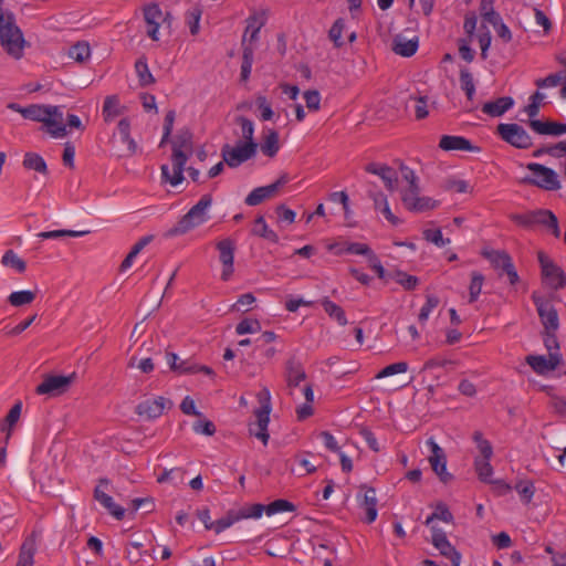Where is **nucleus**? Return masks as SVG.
Segmentation results:
<instances>
[{
	"mask_svg": "<svg viewBox=\"0 0 566 566\" xmlns=\"http://www.w3.org/2000/svg\"><path fill=\"white\" fill-rule=\"evenodd\" d=\"M513 489L516 490L521 501L524 504L531 503L533 495L535 493V486L531 480H521L517 483H515L514 486H512L504 480L497 479V496H504L511 493Z\"/></svg>",
	"mask_w": 566,
	"mask_h": 566,
	"instance_id": "19",
	"label": "nucleus"
},
{
	"mask_svg": "<svg viewBox=\"0 0 566 566\" xmlns=\"http://www.w3.org/2000/svg\"><path fill=\"white\" fill-rule=\"evenodd\" d=\"M497 276H506L511 291L517 292L518 285L522 283L521 277L515 269L512 258L506 251H497Z\"/></svg>",
	"mask_w": 566,
	"mask_h": 566,
	"instance_id": "17",
	"label": "nucleus"
},
{
	"mask_svg": "<svg viewBox=\"0 0 566 566\" xmlns=\"http://www.w3.org/2000/svg\"><path fill=\"white\" fill-rule=\"evenodd\" d=\"M174 174L169 172L167 165L161 166V178L164 181L169 182L171 186H177L182 182L185 166L188 161V155L182 149H172L171 155Z\"/></svg>",
	"mask_w": 566,
	"mask_h": 566,
	"instance_id": "14",
	"label": "nucleus"
},
{
	"mask_svg": "<svg viewBox=\"0 0 566 566\" xmlns=\"http://www.w3.org/2000/svg\"><path fill=\"white\" fill-rule=\"evenodd\" d=\"M251 232L253 235L263 238L273 243H277L279 241V235L269 228L263 216L256 217Z\"/></svg>",
	"mask_w": 566,
	"mask_h": 566,
	"instance_id": "35",
	"label": "nucleus"
},
{
	"mask_svg": "<svg viewBox=\"0 0 566 566\" xmlns=\"http://www.w3.org/2000/svg\"><path fill=\"white\" fill-rule=\"evenodd\" d=\"M531 297L536 306L543 331L557 332L559 328V317L557 310L553 305L554 295L546 297L539 295L537 292H533Z\"/></svg>",
	"mask_w": 566,
	"mask_h": 566,
	"instance_id": "8",
	"label": "nucleus"
},
{
	"mask_svg": "<svg viewBox=\"0 0 566 566\" xmlns=\"http://www.w3.org/2000/svg\"><path fill=\"white\" fill-rule=\"evenodd\" d=\"M108 483L109 481L107 479H99L98 484L94 489L93 497L99 502L111 515H113L116 520L122 521L125 516V509L116 504L113 497L102 490V486H107Z\"/></svg>",
	"mask_w": 566,
	"mask_h": 566,
	"instance_id": "20",
	"label": "nucleus"
},
{
	"mask_svg": "<svg viewBox=\"0 0 566 566\" xmlns=\"http://www.w3.org/2000/svg\"><path fill=\"white\" fill-rule=\"evenodd\" d=\"M285 376L290 388L297 387L306 378L302 364L295 357H291L286 361Z\"/></svg>",
	"mask_w": 566,
	"mask_h": 566,
	"instance_id": "26",
	"label": "nucleus"
},
{
	"mask_svg": "<svg viewBox=\"0 0 566 566\" xmlns=\"http://www.w3.org/2000/svg\"><path fill=\"white\" fill-rule=\"evenodd\" d=\"M212 205V196L203 195L189 211L181 217L177 224L170 229L169 234H185L191 229L201 226L208 220V208Z\"/></svg>",
	"mask_w": 566,
	"mask_h": 566,
	"instance_id": "3",
	"label": "nucleus"
},
{
	"mask_svg": "<svg viewBox=\"0 0 566 566\" xmlns=\"http://www.w3.org/2000/svg\"><path fill=\"white\" fill-rule=\"evenodd\" d=\"M419 40L417 36H415L413 39H406L402 35L397 34L392 39L391 49L396 54L400 56L410 57L417 52Z\"/></svg>",
	"mask_w": 566,
	"mask_h": 566,
	"instance_id": "25",
	"label": "nucleus"
},
{
	"mask_svg": "<svg viewBox=\"0 0 566 566\" xmlns=\"http://www.w3.org/2000/svg\"><path fill=\"white\" fill-rule=\"evenodd\" d=\"M35 296H36L35 293L32 291H18V292H12L8 296V302L12 306L19 307V306H23V305L32 303L34 301Z\"/></svg>",
	"mask_w": 566,
	"mask_h": 566,
	"instance_id": "45",
	"label": "nucleus"
},
{
	"mask_svg": "<svg viewBox=\"0 0 566 566\" xmlns=\"http://www.w3.org/2000/svg\"><path fill=\"white\" fill-rule=\"evenodd\" d=\"M22 165L28 170H34L42 175L49 174L45 160L36 153H27L23 157Z\"/></svg>",
	"mask_w": 566,
	"mask_h": 566,
	"instance_id": "34",
	"label": "nucleus"
},
{
	"mask_svg": "<svg viewBox=\"0 0 566 566\" xmlns=\"http://www.w3.org/2000/svg\"><path fill=\"white\" fill-rule=\"evenodd\" d=\"M460 85L461 88L465 92L467 97L469 99H472V96L475 92V87L472 74L467 69H462L460 71Z\"/></svg>",
	"mask_w": 566,
	"mask_h": 566,
	"instance_id": "57",
	"label": "nucleus"
},
{
	"mask_svg": "<svg viewBox=\"0 0 566 566\" xmlns=\"http://www.w3.org/2000/svg\"><path fill=\"white\" fill-rule=\"evenodd\" d=\"M511 219L515 223L530 229L542 226L551 231L555 238L560 237L557 217L551 210L537 209L523 214H512Z\"/></svg>",
	"mask_w": 566,
	"mask_h": 566,
	"instance_id": "5",
	"label": "nucleus"
},
{
	"mask_svg": "<svg viewBox=\"0 0 566 566\" xmlns=\"http://www.w3.org/2000/svg\"><path fill=\"white\" fill-rule=\"evenodd\" d=\"M88 231H75V230H52V231H43L36 234V237L41 240L48 239H59L63 237L77 238L87 234Z\"/></svg>",
	"mask_w": 566,
	"mask_h": 566,
	"instance_id": "47",
	"label": "nucleus"
},
{
	"mask_svg": "<svg viewBox=\"0 0 566 566\" xmlns=\"http://www.w3.org/2000/svg\"><path fill=\"white\" fill-rule=\"evenodd\" d=\"M75 378V373H72L69 376L44 375L42 382L36 386L35 392L38 395H48L50 397L62 395L67 391Z\"/></svg>",
	"mask_w": 566,
	"mask_h": 566,
	"instance_id": "11",
	"label": "nucleus"
},
{
	"mask_svg": "<svg viewBox=\"0 0 566 566\" xmlns=\"http://www.w3.org/2000/svg\"><path fill=\"white\" fill-rule=\"evenodd\" d=\"M296 506L284 499H279L266 505V514L269 516L281 513V512H294Z\"/></svg>",
	"mask_w": 566,
	"mask_h": 566,
	"instance_id": "50",
	"label": "nucleus"
},
{
	"mask_svg": "<svg viewBox=\"0 0 566 566\" xmlns=\"http://www.w3.org/2000/svg\"><path fill=\"white\" fill-rule=\"evenodd\" d=\"M117 133L122 144L126 145L124 157L133 156L137 150L136 142L130 137V123L128 118H122L117 124Z\"/></svg>",
	"mask_w": 566,
	"mask_h": 566,
	"instance_id": "27",
	"label": "nucleus"
},
{
	"mask_svg": "<svg viewBox=\"0 0 566 566\" xmlns=\"http://www.w3.org/2000/svg\"><path fill=\"white\" fill-rule=\"evenodd\" d=\"M171 407V400L159 396L157 398L146 399L139 402L135 408V412L140 417L153 420L160 417L166 408L170 409Z\"/></svg>",
	"mask_w": 566,
	"mask_h": 566,
	"instance_id": "16",
	"label": "nucleus"
},
{
	"mask_svg": "<svg viewBox=\"0 0 566 566\" xmlns=\"http://www.w3.org/2000/svg\"><path fill=\"white\" fill-rule=\"evenodd\" d=\"M192 147V134L190 130L179 132L172 140V149L190 150Z\"/></svg>",
	"mask_w": 566,
	"mask_h": 566,
	"instance_id": "53",
	"label": "nucleus"
},
{
	"mask_svg": "<svg viewBox=\"0 0 566 566\" xmlns=\"http://www.w3.org/2000/svg\"><path fill=\"white\" fill-rule=\"evenodd\" d=\"M192 430L197 434H205L210 437L216 433V426L212 421L200 417L197 421L193 422Z\"/></svg>",
	"mask_w": 566,
	"mask_h": 566,
	"instance_id": "58",
	"label": "nucleus"
},
{
	"mask_svg": "<svg viewBox=\"0 0 566 566\" xmlns=\"http://www.w3.org/2000/svg\"><path fill=\"white\" fill-rule=\"evenodd\" d=\"M399 168L402 178L409 184V188L407 190H403L402 192H420L418 177L416 176L415 171L408 166H406L403 163H400Z\"/></svg>",
	"mask_w": 566,
	"mask_h": 566,
	"instance_id": "49",
	"label": "nucleus"
},
{
	"mask_svg": "<svg viewBox=\"0 0 566 566\" xmlns=\"http://www.w3.org/2000/svg\"><path fill=\"white\" fill-rule=\"evenodd\" d=\"M35 538L32 534L30 537H28L23 544L20 547L19 556H18V564L24 565V566H32L34 563V554H35Z\"/></svg>",
	"mask_w": 566,
	"mask_h": 566,
	"instance_id": "31",
	"label": "nucleus"
},
{
	"mask_svg": "<svg viewBox=\"0 0 566 566\" xmlns=\"http://www.w3.org/2000/svg\"><path fill=\"white\" fill-rule=\"evenodd\" d=\"M260 407L254 410L256 421L249 426V432L251 436L260 439L264 446L268 444L270 436L268 432V426L270 422V413L272 410L270 391L264 388L258 395Z\"/></svg>",
	"mask_w": 566,
	"mask_h": 566,
	"instance_id": "6",
	"label": "nucleus"
},
{
	"mask_svg": "<svg viewBox=\"0 0 566 566\" xmlns=\"http://www.w3.org/2000/svg\"><path fill=\"white\" fill-rule=\"evenodd\" d=\"M497 134L507 144L515 148L527 149L532 147L533 142L528 133L518 124H499Z\"/></svg>",
	"mask_w": 566,
	"mask_h": 566,
	"instance_id": "12",
	"label": "nucleus"
},
{
	"mask_svg": "<svg viewBox=\"0 0 566 566\" xmlns=\"http://www.w3.org/2000/svg\"><path fill=\"white\" fill-rule=\"evenodd\" d=\"M365 171L379 176L390 192L397 189L398 175L392 167L385 164L369 163L365 166Z\"/></svg>",
	"mask_w": 566,
	"mask_h": 566,
	"instance_id": "21",
	"label": "nucleus"
},
{
	"mask_svg": "<svg viewBox=\"0 0 566 566\" xmlns=\"http://www.w3.org/2000/svg\"><path fill=\"white\" fill-rule=\"evenodd\" d=\"M239 521L243 518H259L262 514L266 513V505L261 503H255L249 506H243L239 510H235Z\"/></svg>",
	"mask_w": 566,
	"mask_h": 566,
	"instance_id": "40",
	"label": "nucleus"
},
{
	"mask_svg": "<svg viewBox=\"0 0 566 566\" xmlns=\"http://www.w3.org/2000/svg\"><path fill=\"white\" fill-rule=\"evenodd\" d=\"M427 443L431 448V455L429 457V462L431 464L432 471L439 476L440 481L443 483H448L453 479V475L447 472V458L444 451L439 444L430 438Z\"/></svg>",
	"mask_w": 566,
	"mask_h": 566,
	"instance_id": "15",
	"label": "nucleus"
},
{
	"mask_svg": "<svg viewBox=\"0 0 566 566\" xmlns=\"http://www.w3.org/2000/svg\"><path fill=\"white\" fill-rule=\"evenodd\" d=\"M237 522H239V517L235 510H229L223 517L213 521V524H210V526H212L211 530H213L217 534H220Z\"/></svg>",
	"mask_w": 566,
	"mask_h": 566,
	"instance_id": "42",
	"label": "nucleus"
},
{
	"mask_svg": "<svg viewBox=\"0 0 566 566\" xmlns=\"http://www.w3.org/2000/svg\"><path fill=\"white\" fill-rule=\"evenodd\" d=\"M264 25V20L259 19L256 15H251L247 19V28L242 36V63L240 80L247 82L251 75L254 48L252 43L258 41L261 28Z\"/></svg>",
	"mask_w": 566,
	"mask_h": 566,
	"instance_id": "2",
	"label": "nucleus"
},
{
	"mask_svg": "<svg viewBox=\"0 0 566 566\" xmlns=\"http://www.w3.org/2000/svg\"><path fill=\"white\" fill-rule=\"evenodd\" d=\"M481 23H490L495 27V10L493 0H482L480 6Z\"/></svg>",
	"mask_w": 566,
	"mask_h": 566,
	"instance_id": "56",
	"label": "nucleus"
},
{
	"mask_svg": "<svg viewBox=\"0 0 566 566\" xmlns=\"http://www.w3.org/2000/svg\"><path fill=\"white\" fill-rule=\"evenodd\" d=\"M439 302L440 301H439L438 296H436V295H427L426 303L421 307L420 313L418 315V319H419L420 323H424L428 319L431 311L439 305Z\"/></svg>",
	"mask_w": 566,
	"mask_h": 566,
	"instance_id": "59",
	"label": "nucleus"
},
{
	"mask_svg": "<svg viewBox=\"0 0 566 566\" xmlns=\"http://www.w3.org/2000/svg\"><path fill=\"white\" fill-rule=\"evenodd\" d=\"M0 44L15 60L23 56V49L28 44L15 23L14 13L3 9V0H0Z\"/></svg>",
	"mask_w": 566,
	"mask_h": 566,
	"instance_id": "1",
	"label": "nucleus"
},
{
	"mask_svg": "<svg viewBox=\"0 0 566 566\" xmlns=\"http://www.w3.org/2000/svg\"><path fill=\"white\" fill-rule=\"evenodd\" d=\"M135 71L138 76V82L142 87L149 86L156 82L151 72L149 71L147 57L145 55L137 59L135 62Z\"/></svg>",
	"mask_w": 566,
	"mask_h": 566,
	"instance_id": "32",
	"label": "nucleus"
},
{
	"mask_svg": "<svg viewBox=\"0 0 566 566\" xmlns=\"http://www.w3.org/2000/svg\"><path fill=\"white\" fill-rule=\"evenodd\" d=\"M526 168L533 172V177H525L524 184L538 187L541 189L553 191L560 188V182L557 172L542 164L530 163Z\"/></svg>",
	"mask_w": 566,
	"mask_h": 566,
	"instance_id": "7",
	"label": "nucleus"
},
{
	"mask_svg": "<svg viewBox=\"0 0 566 566\" xmlns=\"http://www.w3.org/2000/svg\"><path fill=\"white\" fill-rule=\"evenodd\" d=\"M175 118H176L175 111L174 109L168 111L165 116V119H164V134H163L160 144H159L160 147L164 146L168 142V139L172 133Z\"/></svg>",
	"mask_w": 566,
	"mask_h": 566,
	"instance_id": "64",
	"label": "nucleus"
},
{
	"mask_svg": "<svg viewBox=\"0 0 566 566\" xmlns=\"http://www.w3.org/2000/svg\"><path fill=\"white\" fill-rule=\"evenodd\" d=\"M472 440L476 446V454L474 455V469L479 480L491 484L495 483V481L492 480L493 468L490 463V460L493 455V447L491 442L484 439L481 431H474L472 434Z\"/></svg>",
	"mask_w": 566,
	"mask_h": 566,
	"instance_id": "4",
	"label": "nucleus"
},
{
	"mask_svg": "<svg viewBox=\"0 0 566 566\" xmlns=\"http://www.w3.org/2000/svg\"><path fill=\"white\" fill-rule=\"evenodd\" d=\"M1 264L6 268L13 269L18 273H23L27 270V263L13 250H7L1 258Z\"/></svg>",
	"mask_w": 566,
	"mask_h": 566,
	"instance_id": "38",
	"label": "nucleus"
},
{
	"mask_svg": "<svg viewBox=\"0 0 566 566\" xmlns=\"http://www.w3.org/2000/svg\"><path fill=\"white\" fill-rule=\"evenodd\" d=\"M408 369V364L406 361H398L390 364L382 368L377 375L376 378H385L396 374L406 373Z\"/></svg>",
	"mask_w": 566,
	"mask_h": 566,
	"instance_id": "60",
	"label": "nucleus"
},
{
	"mask_svg": "<svg viewBox=\"0 0 566 566\" xmlns=\"http://www.w3.org/2000/svg\"><path fill=\"white\" fill-rule=\"evenodd\" d=\"M119 115V98L117 95L106 96L103 105V116L105 122L112 120Z\"/></svg>",
	"mask_w": 566,
	"mask_h": 566,
	"instance_id": "41",
	"label": "nucleus"
},
{
	"mask_svg": "<svg viewBox=\"0 0 566 566\" xmlns=\"http://www.w3.org/2000/svg\"><path fill=\"white\" fill-rule=\"evenodd\" d=\"M261 331V324L258 319L243 318L235 326V333L238 335L253 334Z\"/></svg>",
	"mask_w": 566,
	"mask_h": 566,
	"instance_id": "52",
	"label": "nucleus"
},
{
	"mask_svg": "<svg viewBox=\"0 0 566 566\" xmlns=\"http://www.w3.org/2000/svg\"><path fill=\"white\" fill-rule=\"evenodd\" d=\"M528 126L538 135L559 136L566 133V124L552 120L531 119Z\"/></svg>",
	"mask_w": 566,
	"mask_h": 566,
	"instance_id": "24",
	"label": "nucleus"
},
{
	"mask_svg": "<svg viewBox=\"0 0 566 566\" xmlns=\"http://www.w3.org/2000/svg\"><path fill=\"white\" fill-rule=\"evenodd\" d=\"M423 238L427 241L432 242L433 244H436L439 248H442V247H444V245L450 243V239L449 238L444 239L442 237V232H441L440 229H434V230L426 229L423 231Z\"/></svg>",
	"mask_w": 566,
	"mask_h": 566,
	"instance_id": "62",
	"label": "nucleus"
},
{
	"mask_svg": "<svg viewBox=\"0 0 566 566\" xmlns=\"http://www.w3.org/2000/svg\"><path fill=\"white\" fill-rule=\"evenodd\" d=\"M235 123L241 127V136L242 143H255L254 135V125L253 122L244 116H238L235 118Z\"/></svg>",
	"mask_w": 566,
	"mask_h": 566,
	"instance_id": "48",
	"label": "nucleus"
},
{
	"mask_svg": "<svg viewBox=\"0 0 566 566\" xmlns=\"http://www.w3.org/2000/svg\"><path fill=\"white\" fill-rule=\"evenodd\" d=\"M280 149L279 133L274 129H269L268 134L261 144V151L268 157H274Z\"/></svg>",
	"mask_w": 566,
	"mask_h": 566,
	"instance_id": "37",
	"label": "nucleus"
},
{
	"mask_svg": "<svg viewBox=\"0 0 566 566\" xmlns=\"http://www.w3.org/2000/svg\"><path fill=\"white\" fill-rule=\"evenodd\" d=\"M166 359L170 369L179 374H187L185 368L190 367L191 365L190 360L179 361V357L175 353H167Z\"/></svg>",
	"mask_w": 566,
	"mask_h": 566,
	"instance_id": "61",
	"label": "nucleus"
},
{
	"mask_svg": "<svg viewBox=\"0 0 566 566\" xmlns=\"http://www.w3.org/2000/svg\"><path fill=\"white\" fill-rule=\"evenodd\" d=\"M434 520H440L446 523H451L453 521V515L444 503L440 502L437 504L433 513L427 517L426 525L431 524Z\"/></svg>",
	"mask_w": 566,
	"mask_h": 566,
	"instance_id": "46",
	"label": "nucleus"
},
{
	"mask_svg": "<svg viewBox=\"0 0 566 566\" xmlns=\"http://www.w3.org/2000/svg\"><path fill=\"white\" fill-rule=\"evenodd\" d=\"M439 147L446 151L462 150V151H479L480 148L473 146L469 139L462 136L442 135L439 142Z\"/></svg>",
	"mask_w": 566,
	"mask_h": 566,
	"instance_id": "23",
	"label": "nucleus"
},
{
	"mask_svg": "<svg viewBox=\"0 0 566 566\" xmlns=\"http://www.w3.org/2000/svg\"><path fill=\"white\" fill-rule=\"evenodd\" d=\"M258 150L256 143L238 142L234 147L224 144L221 148L222 160L230 167L237 168L253 158Z\"/></svg>",
	"mask_w": 566,
	"mask_h": 566,
	"instance_id": "9",
	"label": "nucleus"
},
{
	"mask_svg": "<svg viewBox=\"0 0 566 566\" xmlns=\"http://www.w3.org/2000/svg\"><path fill=\"white\" fill-rule=\"evenodd\" d=\"M365 490V494L360 506L365 510L366 517L365 522L370 524L377 518V499H376V490L374 488L361 486Z\"/></svg>",
	"mask_w": 566,
	"mask_h": 566,
	"instance_id": "28",
	"label": "nucleus"
},
{
	"mask_svg": "<svg viewBox=\"0 0 566 566\" xmlns=\"http://www.w3.org/2000/svg\"><path fill=\"white\" fill-rule=\"evenodd\" d=\"M63 112L60 106L46 105L45 132L54 138L66 136V125L63 123Z\"/></svg>",
	"mask_w": 566,
	"mask_h": 566,
	"instance_id": "18",
	"label": "nucleus"
},
{
	"mask_svg": "<svg viewBox=\"0 0 566 566\" xmlns=\"http://www.w3.org/2000/svg\"><path fill=\"white\" fill-rule=\"evenodd\" d=\"M432 545L439 549L440 554L447 558L454 555L458 551L455 547L449 542L446 533L438 527H432Z\"/></svg>",
	"mask_w": 566,
	"mask_h": 566,
	"instance_id": "29",
	"label": "nucleus"
},
{
	"mask_svg": "<svg viewBox=\"0 0 566 566\" xmlns=\"http://www.w3.org/2000/svg\"><path fill=\"white\" fill-rule=\"evenodd\" d=\"M216 249L222 264L221 280L227 282L234 272L235 241L232 238H224L216 243Z\"/></svg>",
	"mask_w": 566,
	"mask_h": 566,
	"instance_id": "13",
	"label": "nucleus"
},
{
	"mask_svg": "<svg viewBox=\"0 0 566 566\" xmlns=\"http://www.w3.org/2000/svg\"><path fill=\"white\" fill-rule=\"evenodd\" d=\"M321 305L323 306L326 314L331 318L335 319L340 326H345L347 324L344 310L336 303L332 302L327 296L321 300Z\"/></svg>",
	"mask_w": 566,
	"mask_h": 566,
	"instance_id": "36",
	"label": "nucleus"
},
{
	"mask_svg": "<svg viewBox=\"0 0 566 566\" xmlns=\"http://www.w3.org/2000/svg\"><path fill=\"white\" fill-rule=\"evenodd\" d=\"M91 55V48L87 42H77L69 49V56L76 62H84Z\"/></svg>",
	"mask_w": 566,
	"mask_h": 566,
	"instance_id": "44",
	"label": "nucleus"
},
{
	"mask_svg": "<svg viewBox=\"0 0 566 566\" xmlns=\"http://www.w3.org/2000/svg\"><path fill=\"white\" fill-rule=\"evenodd\" d=\"M420 192H401L403 206L411 212H424L438 206V201L430 197H420Z\"/></svg>",
	"mask_w": 566,
	"mask_h": 566,
	"instance_id": "22",
	"label": "nucleus"
},
{
	"mask_svg": "<svg viewBox=\"0 0 566 566\" xmlns=\"http://www.w3.org/2000/svg\"><path fill=\"white\" fill-rule=\"evenodd\" d=\"M46 105L32 104L23 108L22 116L27 119L41 122L45 127Z\"/></svg>",
	"mask_w": 566,
	"mask_h": 566,
	"instance_id": "43",
	"label": "nucleus"
},
{
	"mask_svg": "<svg viewBox=\"0 0 566 566\" xmlns=\"http://www.w3.org/2000/svg\"><path fill=\"white\" fill-rule=\"evenodd\" d=\"M388 277L394 279L406 291H413L419 284V279L417 276L407 274L400 270L388 273Z\"/></svg>",
	"mask_w": 566,
	"mask_h": 566,
	"instance_id": "39",
	"label": "nucleus"
},
{
	"mask_svg": "<svg viewBox=\"0 0 566 566\" xmlns=\"http://www.w3.org/2000/svg\"><path fill=\"white\" fill-rule=\"evenodd\" d=\"M273 189L268 185L254 188L244 199V203L250 207H255L264 200L274 197Z\"/></svg>",
	"mask_w": 566,
	"mask_h": 566,
	"instance_id": "33",
	"label": "nucleus"
},
{
	"mask_svg": "<svg viewBox=\"0 0 566 566\" xmlns=\"http://www.w3.org/2000/svg\"><path fill=\"white\" fill-rule=\"evenodd\" d=\"M144 19L147 24L160 23L163 20V11L157 3L147 4L144 8Z\"/></svg>",
	"mask_w": 566,
	"mask_h": 566,
	"instance_id": "54",
	"label": "nucleus"
},
{
	"mask_svg": "<svg viewBox=\"0 0 566 566\" xmlns=\"http://www.w3.org/2000/svg\"><path fill=\"white\" fill-rule=\"evenodd\" d=\"M344 29L345 20L343 18H338L329 29L328 36L336 48H342L344 44V42L342 41V34Z\"/></svg>",
	"mask_w": 566,
	"mask_h": 566,
	"instance_id": "55",
	"label": "nucleus"
},
{
	"mask_svg": "<svg viewBox=\"0 0 566 566\" xmlns=\"http://www.w3.org/2000/svg\"><path fill=\"white\" fill-rule=\"evenodd\" d=\"M537 258L542 270L543 284L554 291L563 289L566 285V275L563 269L544 252H538Z\"/></svg>",
	"mask_w": 566,
	"mask_h": 566,
	"instance_id": "10",
	"label": "nucleus"
},
{
	"mask_svg": "<svg viewBox=\"0 0 566 566\" xmlns=\"http://www.w3.org/2000/svg\"><path fill=\"white\" fill-rule=\"evenodd\" d=\"M21 410H22V402L17 401L11 407L8 415L3 419L2 423L0 424V430L2 432H6V443H8L9 439L11 437L12 428L20 419Z\"/></svg>",
	"mask_w": 566,
	"mask_h": 566,
	"instance_id": "30",
	"label": "nucleus"
},
{
	"mask_svg": "<svg viewBox=\"0 0 566 566\" xmlns=\"http://www.w3.org/2000/svg\"><path fill=\"white\" fill-rule=\"evenodd\" d=\"M526 363L539 375H545L549 371V366L547 363V358L542 355H528L526 357Z\"/></svg>",
	"mask_w": 566,
	"mask_h": 566,
	"instance_id": "51",
	"label": "nucleus"
},
{
	"mask_svg": "<svg viewBox=\"0 0 566 566\" xmlns=\"http://www.w3.org/2000/svg\"><path fill=\"white\" fill-rule=\"evenodd\" d=\"M484 281V276L479 272H472L471 283L469 286L470 290V303L476 301L479 294L481 293L482 284Z\"/></svg>",
	"mask_w": 566,
	"mask_h": 566,
	"instance_id": "63",
	"label": "nucleus"
}]
</instances>
